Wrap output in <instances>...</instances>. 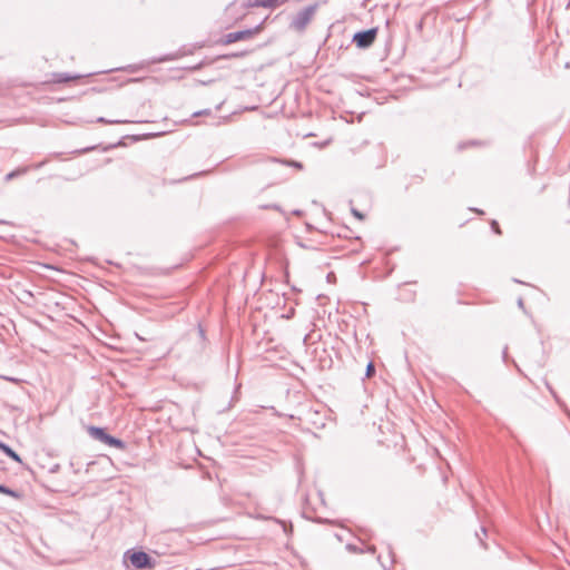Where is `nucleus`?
I'll return each instance as SVG.
<instances>
[{
    "label": "nucleus",
    "instance_id": "f03ea898",
    "mask_svg": "<svg viewBox=\"0 0 570 570\" xmlns=\"http://www.w3.org/2000/svg\"><path fill=\"white\" fill-rule=\"evenodd\" d=\"M88 433L92 439L100 441L104 444H107L109 446H115L120 450L125 449V443L120 439H117V438L108 434L106 432V430L102 428L89 426Z\"/></svg>",
    "mask_w": 570,
    "mask_h": 570
},
{
    "label": "nucleus",
    "instance_id": "6e6552de",
    "mask_svg": "<svg viewBox=\"0 0 570 570\" xmlns=\"http://www.w3.org/2000/svg\"><path fill=\"white\" fill-rule=\"evenodd\" d=\"M57 82H69L71 80L79 79L80 75H69V73H57L55 75Z\"/></svg>",
    "mask_w": 570,
    "mask_h": 570
},
{
    "label": "nucleus",
    "instance_id": "9b49d317",
    "mask_svg": "<svg viewBox=\"0 0 570 570\" xmlns=\"http://www.w3.org/2000/svg\"><path fill=\"white\" fill-rule=\"evenodd\" d=\"M0 493H3V494H7V495H11V497H16V492L2 484H0Z\"/></svg>",
    "mask_w": 570,
    "mask_h": 570
},
{
    "label": "nucleus",
    "instance_id": "0eeeda50",
    "mask_svg": "<svg viewBox=\"0 0 570 570\" xmlns=\"http://www.w3.org/2000/svg\"><path fill=\"white\" fill-rule=\"evenodd\" d=\"M285 1L286 0H254V4L265 8H274L284 3Z\"/></svg>",
    "mask_w": 570,
    "mask_h": 570
},
{
    "label": "nucleus",
    "instance_id": "f8f14e48",
    "mask_svg": "<svg viewBox=\"0 0 570 570\" xmlns=\"http://www.w3.org/2000/svg\"><path fill=\"white\" fill-rule=\"evenodd\" d=\"M352 214H353L356 218H358L360 220H363V219H364V215H363L361 212H358L357 209H355V208H352Z\"/></svg>",
    "mask_w": 570,
    "mask_h": 570
},
{
    "label": "nucleus",
    "instance_id": "9d476101",
    "mask_svg": "<svg viewBox=\"0 0 570 570\" xmlns=\"http://www.w3.org/2000/svg\"><path fill=\"white\" fill-rule=\"evenodd\" d=\"M97 121L101 122V124H125V122H127L126 120H108V119H106L104 117H99L97 119Z\"/></svg>",
    "mask_w": 570,
    "mask_h": 570
},
{
    "label": "nucleus",
    "instance_id": "a211bd4d",
    "mask_svg": "<svg viewBox=\"0 0 570 570\" xmlns=\"http://www.w3.org/2000/svg\"><path fill=\"white\" fill-rule=\"evenodd\" d=\"M346 548H347L350 551H354V552L356 551V548H355L354 546H352V544H347V547H346Z\"/></svg>",
    "mask_w": 570,
    "mask_h": 570
},
{
    "label": "nucleus",
    "instance_id": "f257e3e1",
    "mask_svg": "<svg viewBox=\"0 0 570 570\" xmlns=\"http://www.w3.org/2000/svg\"><path fill=\"white\" fill-rule=\"evenodd\" d=\"M317 6L311 4L298 11L291 20L289 28L303 32L315 16Z\"/></svg>",
    "mask_w": 570,
    "mask_h": 570
},
{
    "label": "nucleus",
    "instance_id": "1a4fd4ad",
    "mask_svg": "<svg viewBox=\"0 0 570 570\" xmlns=\"http://www.w3.org/2000/svg\"><path fill=\"white\" fill-rule=\"evenodd\" d=\"M28 169H29V167H23V168H20V169L13 170V171H11V173L7 174V175H6V177H4V179H6V181H9V180H11V179L16 178V177H17V176H19V175L27 173V171H28Z\"/></svg>",
    "mask_w": 570,
    "mask_h": 570
},
{
    "label": "nucleus",
    "instance_id": "7ed1b4c3",
    "mask_svg": "<svg viewBox=\"0 0 570 570\" xmlns=\"http://www.w3.org/2000/svg\"><path fill=\"white\" fill-rule=\"evenodd\" d=\"M377 35L376 28H371L364 31L356 32L353 37V42L358 48H368L375 41Z\"/></svg>",
    "mask_w": 570,
    "mask_h": 570
},
{
    "label": "nucleus",
    "instance_id": "dca6fc26",
    "mask_svg": "<svg viewBox=\"0 0 570 570\" xmlns=\"http://www.w3.org/2000/svg\"><path fill=\"white\" fill-rule=\"evenodd\" d=\"M548 390H550V391H551V393L553 394V396H554V399L557 400V402H558L561 406H563V403L558 399V396L556 395V393L551 390V386H548Z\"/></svg>",
    "mask_w": 570,
    "mask_h": 570
},
{
    "label": "nucleus",
    "instance_id": "39448f33",
    "mask_svg": "<svg viewBox=\"0 0 570 570\" xmlns=\"http://www.w3.org/2000/svg\"><path fill=\"white\" fill-rule=\"evenodd\" d=\"M259 27L255 29H247L242 31L229 32L225 36V43H234L237 41L246 40L253 37L257 32Z\"/></svg>",
    "mask_w": 570,
    "mask_h": 570
},
{
    "label": "nucleus",
    "instance_id": "ddd939ff",
    "mask_svg": "<svg viewBox=\"0 0 570 570\" xmlns=\"http://www.w3.org/2000/svg\"><path fill=\"white\" fill-rule=\"evenodd\" d=\"M491 227H492V229L494 230V233H497V234H501V230H500V227H499V224H498V222H497V220H492V223H491Z\"/></svg>",
    "mask_w": 570,
    "mask_h": 570
},
{
    "label": "nucleus",
    "instance_id": "f3484780",
    "mask_svg": "<svg viewBox=\"0 0 570 570\" xmlns=\"http://www.w3.org/2000/svg\"><path fill=\"white\" fill-rule=\"evenodd\" d=\"M291 165L299 169L303 167L302 164L297 161H292Z\"/></svg>",
    "mask_w": 570,
    "mask_h": 570
},
{
    "label": "nucleus",
    "instance_id": "6ab92c4d",
    "mask_svg": "<svg viewBox=\"0 0 570 570\" xmlns=\"http://www.w3.org/2000/svg\"><path fill=\"white\" fill-rule=\"evenodd\" d=\"M518 305L520 308H523V299L522 298L518 299Z\"/></svg>",
    "mask_w": 570,
    "mask_h": 570
},
{
    "label": "nucleus",
    "instance_id": "4468645a",
    "mask_svg": "<svg viewBox=\"0 0 570 570\" xmlns=\"http://www.w3.org/2000/svg\"><path fill=\"white\" fill-rule=\"evenodd\" d=\"M374 373V365L373 363H368L366 367V376L370 377Z\"/></svg>",
    "mask_w": 570,
    "mask_h": 570
},
{
    "label": "nucleus",
    "instance_id": "423d86ee",
    "mask_svg": "<svg viewBox=\"0 0 570 570\" xmlns=\"http://www.w3.org/2000/svg\"><path fill=\"white\" fill-rule=\"evenodd\" d=\"M0 450L7 455L9 456L10 459H12L13 461L18 462V463H21V458L20 455L13 451L9 445L4 444L3 442L0 441Z\"/></svg>",
    "mask_w": 570,
    "mask_h": 570
},
{
    "label": "nucleus",
    "instance_id": "2eb2a0df",
    "mask_svg": "<svg viewBox=\"0 0 570 570\" xmlns=\"http://www.w3.org/2000/svg\"><path fill=\"white\" fill-rule=\"evenodd\" d=\"M210 114V110L209 109H204V110H200V111H197L194 114L195 117H198V116H203V115H209Z\"/></svg>",
    "mask_w": 570,
    "mask_h": 570
},
{
    "label": "nucleus",
    "instance_id": "aec40b11",
    "mask_svg": "<svg viewBox=\"0 0 570 570\" xmlns=\"http://www.w3.org/2000/svg\"><path fill=\"white\" fill-rule=\"evenodd\" d=\"M46 164V161H42V163H39L35 166L36 169H39L40 167H42L43 165Z\"/></svg>",
    "mask_w": 570,
    "mask_h": 570
},
{
    "label": "nucleus",
    "instance_id": "20e7f679",
    "mask_svg": "<svg viewBox=\"0 0 570 570\" xmlns=\"http://www.w3.org/2000/svg\"><path fill=\"white\" fill-rule=\"evenodd\" d=\"M131 564L137 569L154 568L155 561L144 551L132 552L129 557Z\"/></svg>",
    "mask_w": 570,
    "mask_h": 570
}]
</instances>
